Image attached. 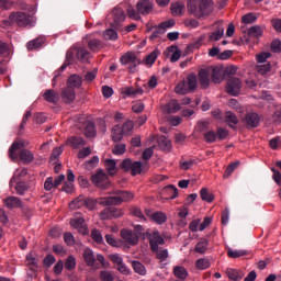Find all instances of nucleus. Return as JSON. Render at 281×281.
<instances>
[{"instance_id":"f704fd0d","label":"nucleus","mask_w":281,"mask_h":281,"mask_svg":"<svg viewBox=\"0 0 281 281\" xmlns=\"http://www.w3.org/2000/svg\"><path fill=\"white\" fill-rule=\"evenodd\" d=\"M167 52L169 54H171V57H170V61L171 63H177L179 60V58H181V49H179V47L177 46H169L167 48Z\"/></svg>"},{"instance_id":"2f4dec72","label":"nucleus","mask_w":281,"mask_h":281,"mask_svg":"<svg viewBox=\"0 0 281 281\" xmlns=\"http://www.w3.org/2000/svg\"><path fill=\"white\" fill-rule=\"evenodd\" d=\"M83 134L86 135V137H95V124L90 121H85Z\"/></svg>"},{"instance_id":"a19ab883","label":"nucleus","mask_w":281,"mask_h":281,"mask_svg":"<svg viewBox=\"0 0 281 281\" xmlns=\"http://www.w3.org/2000/svg\"><path fill=\"white\" fill-rule=\"evenodd\" d=\"M132 268L138 276H146V266L139 261H132Z\"/></svg>"},{"instance_id":"c03bdc74","label":"nucleus","mask_w":281,"mask_h":281,"mask_svg":"<svg viewBox=\"0 0 281 281\" xmlns=\"http://www.w3.org/2000/svg\"><path fill=\"white\" fill-rule=\"evenodd\" d=\"M200 196L202 201H205L206 203H212L214 201V194L210 193L206 188L201 189Z\"/></svg>"},{"instance_id":"9d476101","label":"nucleus","mask_w":281,"mask_h":281,"mask_svg":"<svg viewBox=\"0 0 281 281\" xmlns=\"http://www.w3.org/2000/svg\"><path fill=\"white\" fill-rule=\"evenodd\" d=\"M145 214L146 216H148V218H150V221H153L157 225H164V223L168 221V216L161 211L151 212L150 210L146 209Z\"/></svg>"},{"instance_id":"5fc2aeb1","label":"nucleus","mask_w":281,"mask_h":281,"mask_svg":"<svg viewBox=\"0 0 281 281\" xmlns=\"http://www.w3.org/2000/svg\"><path fill=\"white\" fill-rule=\"evenodd\" d=\"M258 21V16L254 13H247L241 18V22L246 25H251V23H256Z\"/></svg>"},{"instance_id":"603ef678","label":"nucleus","mask_w":281,"mask_h":281,"mask_svg":"<svg viewBox=\"0 0 281 281\" xmlns=\"http://www.w3.org/2000/svg\"><path fill=\"white\" fill-rule=\"evenodd\" d=\"M203 137H204V142H206V144H214V142H216V139H217L216 132H214V131L205 132Z\"/></svg>"},{"instance_id":"a878e982","label":"nucleus","mask_w":281,"mask_h":281,"mask_svg":"<svg viewBox=\"0 0 281 281\" xmlns=\"http://www.w3.org/2000/svg\"><path fill=\"white\" fill-rule=\"evenodd\" d=\"M67 87L74 90L80 89V87H82V77L71 75L67 80Z\"/></svg>"},{"instance_id":"f3484780","label":"nucleus","mask_w":281,"mask_h":281,"mask_svg":"<svg viewBox=\"0 0 281 281\" xmlns=\"http://www.w3.org/2000/svg\"><path fill=\"white\" fill-rule=\"evenodd\" d=\"M61 100L66 104L74 103V100H76V90L66 86V88L61 90Z\"/></svg>"},{"instance_id":"0e129e2a","label":"nucleus","mask_w":281,"mask_h":281,"mask_svg":"<svg viewBox=\"0 0 281 281\" xmlns=\"http://www.w3.org/2000/svg\"><path fill=\"white\" fill-rule=\"evenodd\" d=\"M113 155H124L126 153L125 144H116L112 149Z\"/></svg>"},{"instance_id":"423d86ee","label":"nucleus","mask_w":281,"mask_h":281,"mask_svg":"<svg viewBox=\"0 0 281 281\" xmlns=\"http://www.w3.org/2000/svg\"><path fill=\"white\" fill-rule=\"evenodd\" d=\"M91 181L97 188H101V190H106V188L111 186L109 176L102 169H99L94 175L91 176Z\"/></svg>"},{"instance_id":"c756f323","label":"nucleus","mask_w":281,"mask_h":281,"mask_svg":"<svg viewBox=\"0 0 281 281\" xmlns=\"http://www.w3.org/2000/svg\"><path fill=\"white\" fill-rule=\"evenodd\" d=\"M225 123L229 126V128H236L238 125V116L234 114L232 111L225 112Z\"/></svg>"},{"instance_id":"e433bc0d","label":"nucleus","mask_w":281,"mask_h":281,"mask_svg":"<svg viewBox=\"0 0 281 281\" xmlns=\"http://www.w3.org/2000/svg\"><path fill=\"white\" fill-rule=\"evenodd\" d=\"M210 246V241L207 239H201L196 243L194 251L196 254H205L207 251V247Z\"/></svg>"},{"instance_id":"774afa93","label":"nucleus","mask_w":281,"mask_h":281,"mask_svg":"<svg viewBox=\"0 0 281 281\" xmlns=\"http://www.w3.org/2000/svg\"><path fill=\"white\" fill-rule=\"evenodd\" d=\"M100 278L102 281H113L114 280L113 273L111 271H101Z\"/></svg>"},{"instance_id":"6e6d98bb","label":"nucleus","mask_w":281,"mask_h":281,"mask_svg":"<svg viewBox=\"0 0 281 281\" xmlns=\"http://www.w3.org/2000/svg\"><path fill=\"white\" fill-rule=\"evenodd\" d=\"M258 74H261V76H265V74H269V71H271V64L270 63H266V64H259L256 67Z\"/></svg>"},{"instance_id":"c9c22d12","label":"nucleus","mask_w":281,"mask_h":281,"mask_svg":"<svg viewBox=\"0 0 281 281\" xmlns=\"http://www.w3.org/2000/svg\"><path fill=\"white\" fill-rule=\"evenodd\" d=\"M111 137L113 142H122L124 133L122 132V127L120 125L113 126Z\"/></svg>"},{"instance_id":"6e6552de","label":"nucleus","mask_w":281,"mask_h":281,"mask_svg":"<svg viewBox=\"0 0 281 281\" xmlns=\"http://www.w3.org/2000/svg\"><path fill=\"white\" fill-rule=\"evenodd\" d=\"M241 87L243 82H240V79L233 77L227 81L226 91L229 93V95H238V93H240Z\"/></svg>"},{"instance_id":"864d4df0","label":"nucleus","mask_w":281,"mask_h":281,"mask_svg":"<svg viewBox=\"0 0 281 281\" xmlns=\"http://www.w3.org/2000/svg\"><path fill=\"white\" fill-rule=\"evenodd\" d=\"M224 34H225V29L220 27L210 35V41H213V42L221 41Z\"/></svg>"},{"instance_id":"473e14b6","label":"nucleus","mask_w":281,"mask_h":281,"mask_svg":"<svg viewBox=\"0 0 281 281\" xmlns=\"http://www.w3.org/2000/svg\"><path fill=\"white\" fill-rule=\"evenodd\" d=\"M262 34H265V26L254 25L248 29V36H251L252 38H260L262 37Z\"/></svg>"},{"instance_id":"393cba45","label":"nucleus","mask_w":281,"mask_h":281,"mask_svg":"<svg viewBox=\"0 0 281 281\" xmlns=\"http://www.w3.org/2000/svg\"><path fill=\"white\" fill-rule=\"evenodd\" d=\"M43 98L46 102H49V104H56L58 100H60V95L58 92H56L53 89H48L44 92Z\"/></svg>"},{"instance_id":"49530a36","label":"nucleus","mask_w":281,"mask_h":281,"mask_svg":"<svg viewBox=\"0 0 281 281\" xmlns=\"http://www.w3.org/2000/svg\"><path fill=\"white\" fill-rule=\"evenodd\" d=\"M210 265H211L210 259H207V258H200L195 262V267L200 271H204L205 269H210Z\"/></svg>"},{"instance_id":"de8ad7c7","label":"nucleus","mask_w":281,"mask_h":281,"mask_svg":"<svg viewBox=\"0 0 281 281\" xmlns=\"http://www.w3.org/2000/svg\"><path fill=\"white\" fill-rule=\"evenodd\" d=\"M91 238L98 245H102V243H104V237H102V233L97 228L91 231Z\"/></svg>"},{"instance_id":"4468645a","label":"nucleus","mask_w":281,"mask_h":281,"mask_svg":"<svg viewBox=\"0 0 281 281\" xmlns=\"http://www.w3.org/2000/svg\"><path fill=\"white\" fill-rule=\"evenodd\" d=\"M99 203L100 205H122L120 191H116L112 196L99 199Z\"/></svg>"},{"instance_id":"20e7f679","label":"nucleus","mask_w":281,"mask_h":281,"mask_svg":"<svg viewBox=\"0 0 281 281\" xmlns=\"http://www.w3.org/2000/svg\"><path fill=\"white\" fill-rule=\"evenodd\" d=\"M199 87V77L196 74L191 72L187 76L186 80L180 81L175 87V93L178 95H187V93H194Z\"/></svg>"},{"instance_id":"f257e3e1","label":"nucleus","mask_w":281,"mask_h":281,"mask_svg":"<svg viewBox=\"0 0 281 281\" xmlns=\"http://www.w3.org/2000/svg\"><path fill=\"white\" fill-rule=\"evenodd\" d=\"M27 146H30V142L27 140L20 139L13 142L9 148L10 159L16 161L20 158L23 164H32L34 161V154L30 149H26Z\"/></svg>"},{"instance_id":"1a4fd4ad","label":"nucleus","mask_w":281,"mask_h":281,"mask_svg":"<svg viewBox=\"0 0 281 281\" xmlns=\"http://www.w3.org/2000/svg\"><path fill=\"white\" fill-rule=\"evenodd\" d=\"M70 226L74 229H77L79 234H82V236H87V234H89V228L85 223V217H74L72 220H70Z\"/></svg>"},{"instance_id":"2eb2a0df","label":"nucleus","mask_w":281,"mask_h":281,"mask_svg":"<svg viewBox=\"0 0 281 281\" xmlns=\"http://www.w3.org/2000/svg\"><path fill=\"white\" fill-rule=\"evenodd\" d=\"M210 68H204L199 71L198 78L202 89H207V87H210Z\"/></svg>"},{"instance_id":"f8f14e48","label":"nucleus","mask_w":281,"mask_h":281,"mask_svg":"<svg viewBox=\"0 0 281 281\" xmlns=\"http://www.w3.org/2000/svg\"><path fill=\"white\" fill-rule=\"evenodd\" d=\"M209 69L211 71V77L214 85H221V82L225 80V70L223 69V67L211 66L209 67Z\"/></svg>"},{"instance_id":"4c0bfd02","label":"nucleus","mask_w":281,"mask_h":281,"mask_svg":"<svg viewBox=\"0 0 281 281\" xmlns=\"http://www.w3.org/2000/svg\"><path fill=\"white\" fill-rule=\"evenodd\" d=\"M88 47L91 52H100L104 47V44L100 40L93 38L88 42Z\"/></svg>"},{"instance_id":"cd10ccee","label":"nucleus","mask_w":281,"mask_h":281,"mask_svg":"<svg viewBox=\"0 0 281 281\" xmlns=\"http://www.w3.org/2000/svg\"><path fill=\"white\" fill-rule=\"evenodd\" d=\"M66 144L70 146V148L78 149L81 148V146H85L87 143L80 136H71L67 139Z\"/></svg>"},{"instance_id":"ddd939ff","label":"nucleus","mask_w":281,"mask_h":281,"mask_svg":"<svg viewBox=\"0 0 281 281\" xmlns=\"http://www.w3.org/2000/svg\"><path fill=\"white\" fill-rule=\"evenodd\" d=\"M121 238L127 243L128 245H137L139 243V237H137V234L131 229H122L121 231Z\"/></svg>"},{"instance_id":"bb28decb","label":"nucleus","mask_w":281,"mask_h":281,"mask_svg":"<svg viewBox=\"0 0 281 281\" xmlns=\"http://www.w3.org/2000/svg\"><path fill=\"white\" fill-rule=\"evenodd\" d=\"M76 57L80 63H89L91 53H89V50H87L85 47H78L76 48Z\"/></svg>"},{"instance_id":"09e8293b","label":"nucleus","mask_w":281,"mask_h":281,"mask_svg":"<svg viewBox=\"0 0 281 281\" xmlns=\"http://www.w3.org/2000/svg\"><path fill=\"white\" fill-rule=\"evenodd\" d=\"M60 155H63V147L54 148L49 158L50 164H58V158Z\"/></svg>"},{"instance_id":"a18cd8bd","label":"nucleus","mask_w":281,"mask_h":281,"mask_svg":"<svg viewBox=\"0 0 281 281\" xmlns=\"http://www.w3.org/2000/svg\"><path fill=\"white\" fill-rule=\"evenodd\" d=\"M134 130H135V124L133 123V121L125 122L121 128L123 135H133Z\"/></svg>"},{"instance_id":"13d9d810","label":"nucleus","mask_w":281,"mask_h":281,"mask_svg":"<svg viewBox=\"0 0 281 281\" xmlns=\"http://www.w3.org/2000/svg\"><path fill=\"white\" fill-rule=\"evenodd\" d=\"M106 41H117V31L109 29L103 34Z\"/></svg>"},{"instance_id":"8fccbe9b","label":"nucleus","mask_w":281,"mask_h":281,"mask_svg":"<svg viewBox=\"0 0 281 281\" xmlns=\"http://www.w3.org/2000/svg\"><path fill=\"white\" fill-rule=\"evenodd\" d=\"M29 190H30V186L27 183H25V182H19L15 186V192L20 196H23V194H25Z\"/></svg>"},{"instance_id":"b1692460","label":"nucleus","mask_w":281,"mask_h":281,"mask_svg":"<svg viewBox=\"0 0 281 281\" xmlns=\"http://www.w3.org/2000/svg\"><path fill=\"white\" fill-rule=\"evenodd\" d=\"M3 203L4 205H7V207H9V210H14L16 207L23 206V202H21V199L12 195L4 199Z\"/></svg>"},{"instance_id":"4d7b16f0","label":"nucleus","mask_w":281,"mask_h":281,"mask_svg":"<svg viewBox=\"0 0 281 281\" xmlns=\"http://www.w3.org/2000/svg\"><path fill=\"white\" fill-rule=\"evenodd\" d=\"M156 254L157 260H160V262H165V260H168V249H160L157 248V251H154Z\"/></svg>"},{"instance_id":"3c124183","label":"nucleus","mask_w":281,"mask_h":281,"mask_svg":"<svg viewBox=\"0 0 281 281\" xmlns=\"http://www.w3.org/2000/svg\"><path fill=\"white\" fill-rule=\"evenodd\" d=\"M239 164H240V162H238V161H237V162H232V164H229V165L227 166V168H226L224 175H223V178H224V179H229V177H232L234 170H236V168H238Z\"/></svg>"},{"instance_id":"79ce46f5","label":"nucleus","mask_w":281,"mask_h":281,"mask_svg":"<svg viewBox=\"0 0 281 281\" xmlns=\"http://www.w3.org/2000/svg\"><path fill=\"white\" fill-rule=\"evenodd\" d=\"M183 10H186V5L181 2L171 5V14L173 16H181V14H183Z\"/></svg>"},{"instance_id":"bf43d9fd","label":"nucleus","mask_w":281,"mask_h":281,"mask_svg":"<svg viewBox=\"0 0 281 281\" xmlns=\"http://www.w3.org/2000/svg\"><path fill=\"white\" fill-rule=\"evenodd\" d=\"M132 167H133V160H131V158L124 159L120 165L121 170H124V172H131Z\"/></svg>"},{"instance_id":"680f3d73","label":"nucleus","mask_w":281,"mask_h":281,"mask_svg":"<svg viewBox=\"0 0 281 281\" xmlns=\"http://www.w3.org/2000/svg\"><path fill=\"white\" fill-rule=\"evenodd\" d=\"M130 171L133 177H136V175H142V162L139 161L132 162V169Z\"/></svg>"},{"instance_id":"4be33fe9","label":"nucleus","mask_w":281,"mask_h":281,"mask_svg":"<svg viewBox=\"0 0 281 281\" xmlns=\"http://www.w3.org/2000/svg\"><path fill=\"white\" fill-rule=\"evenodd\" d=\"M226 276L229 280L240 281L243 278H245V272L243 270L227 268Z\"/></svg>"},{"instance_id":"69168bd1","label":"nucleus","mask_w":281,"mask_h":281,"mask_svg":"<svg viewBox=\"0 0 281 281\" xmlns=\"http://www.w3.org/2000/svg\"><path fill=\"white\" fill-rule=\"evenodd\" d=\"M131 213L133 216H135L136 218H139V221H146V216L144 215V213L142 212V209L139 207H132L131 209Z\"/></svg>"},{"instance_id":"39448f33","label":"nucleus","mask_w":281,"mask_h":281,"mask_svg":"<svg viewBox=\"0 0 281 281\" xmlns=\"http://www.w3.org/2000/svg\"><path fill=\"white\" fill-rule=\"evenodd\" d=\"M144 240H149V247L151 251H157V248H159V245H165L166 240L161 236V233H159L157 229H150L148 228L143 234Z\"/></svg>"},{"instance_id":"58836bf2","label":"nucleus","mask_w":281,"mask_h":281,"mask_svg":"<svg viewBox=\"0 0 281 281\" xmlns=\"http://www.w3.org/2000/svg\"><path fill=\"white\" fill-rule=\"evenodd\" d=\"M173 274L180 280H186V278H188V270L181 266H177L173 268Z\"/></svg>"},{"instance_id":"aec40b11","label":"nucleus","mask_w":281,"mask_h":281,"mask_svg":"<svg viewBox=\"0 0 281 281\" xmlns=\"http://www.w3.org/2000/svg\"><path fill=\"white\" fill-rule=\"evenodd\" d=\"M136 8L139 14H150L153 11V2H150V0H142L137 2Z\"/></svg>"},{"instance_id":"338daca9","label":"nucleus","mask_w":281,"mask_h":281,"mask_svg":"<svg viewBox=\"0 0 281 281\" xmlns=\"http://www.w3.org/2000/svg\"><path fill=\"white\" fill-rule=\"evenodd\" d=\"M123 93L125 95H127L128 98H131V95H137L139 93L142 94V93H144V91L142 89H135L133 87H128L125 89V91H123Z\"/></svg>"},{"instance_id":"e2e57ef3","label":"nucleus","mask_w":281,"mask_h":281,"mask_svg":"<svg viewBox=\"0 0 281 281\" xmlns=\"http://www.w3.org/2000/svg\"><path fill=\"white\" fill-rule=\"evenodd\" d=\"M44 190H46V192H52V190H56V186L54 184L53 177L46 178V180L44 182Z\"/></svg>"},{"instance_id":"37998d69","label":"nucleus","mask_w":281,"mask_h":281,"mask_svg":"<svg viewBox=\"0 0 281 281\" xmlns=\"http://www.w3.org/2000/svg\"><path fill=\"white\" fill-rule=\"evenodd\" d=\"M119 195L121 196V203H130L135 199V194L131 191H119Z\"/></svg>"},{"instance_id":"5701e85b","label":"nucleus","mask_w":281,"mask_h":281,"mask_svg":"<svg viewBox=\"0 0 281 281\" xmlns=\"http://www.w3.org/2000/svg\"><path fill=\"white\" fill-rule=\"evenodd\" d=\"M82 258L87 265V267H94L95 265V255L93 250L90 248H86L82 252Z\"/></svg>"},{"instance_id":"f03ea898","label":"nucleus","mask_w":281,"mask_h":281,"mask_svg":"<svg viewBox=\"0 0 281 281\" xmlns=\"http://www.w3.org/2000/svg\"><path fill=\"white\" fill-rule=\"evenodd\" d=\"M187 10L189 14H193L196 19L210 16L214 12V2L212 0H188Z\"/></svg>"},{"instance_id":"ea45409f","label":"nucleus","mask_w":281,"mask_h":281,"mask_svg":"<svg viewBox=\"0 0 281 281\" xmlns=\"http://www.w3.org/2000/svg\"><path fill=\"white\" fill-rule=\"evenodd\" d=\"M227 256H228V258H233V259L243 258V256H247V250H243V249H240V250H238V249L234 250V249H232V248H228V249H227Z\"/></svg>"},{"instance_id":"9b49d317","label":"nucleus","mask_w":281,"mask_h":281,"mask_svg":"<svg viewBox=\"0 0 281 281\" xmlns=\"http://www.w3.org/2000/svg\"><path fill=\"white\" fill-rule=\"evenodd\" d=\"M82 205H86L88 210L93 211L95 210L97 202L92 199H87L85 201L76 199L69 204V207L70 210H77L78 207H82Z\"/></svg>"},{"instance_id":"a211bd4d","label":"nucleus","mask_w":281,"mask_h":281,"mask_svg":"<svg viewBox=\"0 0 281 281\" xmlns=\"http://www.w3.org/2000/svg\"><path fill=\"white\" fill-rule=\"evenodd\" d=\"M112 19L114 21L113 22L114 27H117L120 23L125 21L126 14L124 13V10L122 8L116 7L112 10Z\"/></svg>"},{"instance_id":"052dcab7","label":"nucleus","mask_w":281,"mask_h":281,"mask_svg":"<svg viewBox=\"0 0 281 281\" xmlns=\"http://www.w3.org/2000/svg\"><path fill=\"white\" fill-rule=\"evenodd\" d=\"M65 268L68 271H72V269H76V257L74 256H68V258L65 261Z\"/></svg>"},{"instance_id":"72a5a7b5","label":"nucleus","mask_w":281,"mask_h":281,"mask_svg":"<svg viewBox=\"0 0 281 281\" xmlns=\"http://www.w3.org/2000/svg\"><path fill=\"white\" fill-rule=\"evenodd\" d=\"M45 43V38L43 37H37L33 41H30L26 44V49H29V52H34V49H38V47H43V44Z\"/></svg>"},{"instance_id":"6ab92c4d","label":"nucleus","mask_w":281,"mask_h":281,"mask_svg":"<svg viewBox=\"0 0 281 281\" xmlns=\"http://www.w3.org/2000/svg\"><path fill=\"white\" fill-rule=\"evenodd\" d=\"M26 262L31 269V277L36 278V269H38V259H36V257H34V254L29 252L26 255Z\"/></svg>"},{"instance_id":"7c9ffc66","label":"nucleus","mask_w":281,"mask_h":281,"mask_svg":"<svg viewBox=\"0 0 281 281\" xmlns=\"http://www.w3.org/2000/svg\"><path fill=\"white\" fill-rule=\"evenodd\" d=\"M104 167L110 177H114L117 173V162L114 159H105Z\"/></svg>"},{"instance_id":"0eeeda50","label":"nucleus","mask_w":281,"mask_h":281,"mask_svg":"<svg viewBox=\"0 0 281 281\" xmlns=\"http://www.w3.org/2000/svg\"><path fill=\"white\" fill-rule=\"evenodd\" d=\"M121 65H128L130 66V71H135V67L138 65H142V60L137 58V55L133 52H127L125 53L121 58H120Z\"/></svg>"},{"instance_id":"dca6fc26","label":"nucleus","mask_w":281,"mask_h":281,"mask_svg":"<svg viewBox=\"0 0 281 281\" xmlns=\"http://www.w3.org/2000/svg\"><path fill=\"white\" fill-rule=\"evenodd\" d=\"M162 111L168 114L178 113L181 111V103L177 99H171L162 106Z\"/></svg>"},{"instance_id":"412c9836","label":"nucleus","mask_w":281,"mask_h":281,"mask_svg":"<svg viewBox=\"0 0 281 281\" xmlns=\"http://www.w3.org/2000/svg\"><path fill=\"white\" fill-rule=\"evenodd\" d=\"M248 128H256L260 124V116L257 113H248L245 116Z\"/></svg>"},{"instance_id":"7ed1b4c3","label":"nucleus","mask_w":281,"mask_h":281,"mask_svg":"<svg viewBox=\"0 0 281 281\" xmlns=\"http://www.w3.org/2000/svg\"><path fill=\"white\" fill-rule=\"evenodd\" d=\"M3 25H18V27H34V16L23 11L11 12L8 20H4Z\"/></svg>"},{"instance_id":"c85d7f7f","label":"nucleus","mask_w":281,"mask_h":281,"mask_svg":"<svg viewBox=\"0 0 281 281\" xmlns=\"http://www.w3.org/2000/svg\"><path fill=\"white\" fill-rule=\"evenodd\" d=\"M157 142L160 150H164V153H170L172 150V142L166 136L158 137Z\"/></svg>"}]
</instances>
